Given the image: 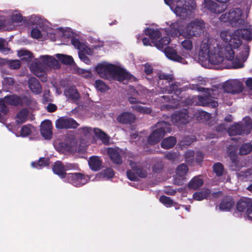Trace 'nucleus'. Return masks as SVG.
<instances>
[{
  "instance_id": "obj_11",
  "label": "nucleus",
  "mask_w": 252,
  "mask_h": 252,
  "mask_svg": "<svg viewBox=\"0 0 252 252\" xmlns=\"http://www.w3.org/2000/svg\"><path fill=\"white\" fill-rule=\"evenodd\" d=\"M199 90L208 94V96H198V101L197 103L199 105L202 106H211L212 108H216L218 106V102L210 98L211 95L210 91H213V90L200 88Z\"/></svg>"
},
{
  "instance_id": "obj_18",
  "label": "nucleus",
  "mask_w": 252,
  "mask_h": 252,
  "mask_svg": "<svg viewBox=\"0 0 252 252\" xmlns=\"http://www.w3.org/2000/svg\"><path fill=\"white\" fill-rule=\"evenodd\" d=\"M218 50V49L214 47L213 52L208 59L212 64H219L226 61L225 51Z\"/></svg>"
},
{
  "instance_id": "obj_51",
  "label": "nucleus",
  "mask_w": 252,
  "mask_h": 252,
  "mask_svg": "<svg viewBox=\"0 0 252 252\" xmlns=\"http://www.w3.org/2000/svg\"><path fill=\"white\" fill-rule=\"evenodd\" d=\"M194 152L193 151H187L185 154V159L186 162L189 165H192L194 161Z\"/></svg>"
},
{
  "instance_id": "obj_38",
  "label": "nucleus",
  "mask_w": 252,
  "mask_h": 252,
  "mask_svg": "<svg viewBox=\"0 0 252 252\" xmlns=\"http://www.w3.org/2000/svg\"><path fill=\"white\" fill-rule=\"evenodd\" d=\"M29 111L28 108H24L17 113V124H22L28 120Z\"/></svg>"
},
{
  "instance_id": "obj_42",
  "label": "nucleus",
  "mask_w": 252,
  "mask_h": 252,
  "mask_svg": "<svg viewBox=\"0 0 252 252\" xmlns=\"http://www.w3.org/2000/svg\"><path fill=\"white\" fill-rule=\"evenodd\" d=\"M56 57L62 63L65 64L71 65L74 63V60L71 56L57 54Z\"/></svg>"
},
{
  "instance_id": "obj_21",
  "label": "nucleus",
  "mask_w": 252,
  "mask_h": 252,
  "mask_svg": "<svg viewBox=\"0 0 252 252\" xmlns=\"http://www.w3.org/2000/svg\"><path fill=\"white\" fill-rule=\"evenodd\" d=\"M252 206V199L246 197H241L236 205V209L238 211L246 213V214Z\"/></svg>"
},
{
  "instance_id": "obj_47",
  "label": "nucleus",
  "mask_w": 252,
  "mask_h": 252,
  "mask_svg": "<svg viewBox=\"0 0 252 252\" xmlns=\"http://www.w3.org/2000/svg\"><path fill=\"white\" fill-rule=\"evenodd\" d=\"M210 193V192L209 190L196 192L193 193V198L196 200L201 201L207 198L209 196Z\"/></svg>"
},
{
  "instance_id": "obj_48",
  "label": "nucleus",
  "mask_w": 252,
  "mask_h": 252,
  "mask_svg": "<svg viewBox=\"0 0 252 252\" xmlns=\"http://www.w3.org/2000/svg\"><path fill=\"white\" fill-rule=\"evenodd\" d=\"M132 108L138 112L145 114H149L152 112V108L148 107L142 106L138 104L132 106Z\"/></svg>"
},
{
  "instance_id": "obj_12",
  "label": "nucleus",
  "mask_w": 252,
  "mask_h": 252,
  "mask_svg": "<svg viewBox=\"0 0 252 252\" xmlns=\"http://www.w3.org/2000/svg\"><path fill=\"white\" fill-rule=\"evenodd\" d=\"M66 178L69 183L76 187L82 186L88 182L86 176L81 173H68Z\"/></svg>"
},
{
  "instance_id": "obj_54",
  "label": "nucleus",
  "mask_w": 252,
  "mask_h": 252,
  "mask_svg": "<svg viewBox=\"0 0 252 252\" xmlns=\"http://www.w3.org/2000/svg\"><path fill=\"white\" fill-rule=\"evenodd\" d=\"M173 201L170 197L164 195H161L159 197V201L166 207H171Z\"/></svg>"
},
{
  "instance_id": "obj_27",
  "label": "nucleus",
  "mask_w": 252,
  "mask_h": 252,
  "mask_svg": "<svg viewBox=\"0 0 252 252\" xmlns=\"http://www.w3.org/2000/svg\"><path fill=\"white\" fill-rule=\"evenodd\" d=\"M162 51H163L166 57L170 60L179 63H183L185 61L184 59L179 56L177 52L171 47L167 46Z\"/></svg>"
},
{
  "instance_id": "obj_1",
  "label": "nucleus",
  "mask_w": 252,
  "mask_h": 252,
  "mask_svg": "<svg viewBox=\"0 0 252 252\" xmlns=\"http://www.w3.org/2000/svg\"><path fill=\"white\" fill-rule=\"evenodd\" d=\"M221 39L228 44L225 46V57L227 60H231L234 58V52L233 48H238L242 44V40L234 36V32L231 33L228 31H223L220 33Z\"/></svg>"
},
{
  "instance_id": "obj_62",
  "label": "nucleus",
  "mask_w": 252,
  "mask_h": 252,
  "mask_svg": "<svg viewBox=\"0 0 252 252\" xmlns=\"http://www.w3.org/2000/svg\"><path fill=\"white\" fill-rule=\"evenodd\" d=\"M49 67H52L55 69H58L60 67L61 65L58 61L54 57H52L51 60L50 61Z\"/></svg>"
},
{
  "instance_id": "obj_46",
  "label": "nucleus",
  "mask_w": 252,
  "mask_h": 252,
  "mask_svg": "<svg viewBox=\"0 0 252 252\" xmlns=\"http://www.w3.org/2000/svg\"><path fill=\"white\" fill-rule=\"evenodd\" d=\"M252 151V144L250 143L243 144L239 149L240 155H247Z\"/></svg>"
},
{
  "instance_id": "obj_6",
  "label": "nucleus",
  "mask_w": 252,
  "mask_h": 252,
  "mask_svg": "<svg viewBox=\"0 0 252 252\" xmlns=\"http://www.w3.org/2000/svg\"><path fill=\"white\" fill-rule=\"evenodd\" d=\"M252 129V121L249 117H246L241 123L234 124L228 129L230 135L248 134Z\"/></svg>"
},
{
  "instance_id": "obj_28",
  "label": "nucleus",
  "mask_w": 252,
  "mask_h": 252,
  "mask_svg": "<svg viewBox=\"0 0 252 252\" xmlns=\"http://www.w3.org/2000/svg\"><path fill=\"white\" fill-rule=\"evenodd\" d=\"M28 85L30 90L35 94H39L42 93L41 85L35 77L29 78L28 80Z\"/></svg>"
},
{
  "instance_id": "obj_64",
  "label": "nucleus",
  "mask_w": 252,
  "mask_h": 252,
  "mask_svg": "<svg viewBox=\"0 0 252 252\" xmlns=\"http://www.w3.org/2000/svg\"><path fill=\"white\" fill-rule=\"evenodd\" d=\"M64 166L65 172L69 170H78L79 168L78 164L76 163H66Z\"/></svg>"
},
{
  "instance_id": "obj_44",
  "label": "nucleus",
  "mask_w": 252,
  "mask_h": 252,
  "mask_svg": "<svg viewBox=\"0 0 252 252\" xmlns=\"http://www.w3.org/2000/svg\"><path fill=\"white\" fill-rule=\"evenodd\" d=\"M15 17L12 16L4 20L3 23V28L5 30L11 31L15 29Z\"/></svg>"
},
{
  "instance_id": "obj_52",
  "label": "nucleus",
  "mask_w": 252,
  "mask_h": 252,
  "mask_svg": "<svg viewBox=\"0 0 252 252\" xmlns=\"http://www.w3.org/2000/svg\"><path fill=\"white\" fill-rule=\"evenodd\" d=\"M71 44L75 48L78 49L79 51L83 50H86V48H88V47L82 43L78 39L74 37L71 39Z\"/></svg>"
},
{
  "instance_id": "obj_30",
  "label": "nucleus",
  "mask_w": 252,
  "mask_h": 252,
  "mask_svg": "<svg viewBox=\"0 0 252 252\" xmlns=\"http://www.w3.org/2000/svg\"><path fill=\"white\" fill-rule=\"evenodd\" d=\"M132 76V75L127 72L124 69L116 66V69H115L112 78L120 82H123L126 79H130Z\"/></svg>"
},
{
  "instance_id": "obj_63",
  "label": "nucleus",
  "mask_w": 252,
  "mask_h": 252,
  "mask_svg": "<svg viewBox=\"0 0 252 252\" xmlns=\"http://www.w3.org/2000/svg\"><path fill=\"white\" fill-rule=\"evenodd\" d=\"M32 36L35 39H39L42 36L41 32L37 28H34L31 31Z\"/></svg>"
},
{
  "instance_id": "obj_31",
  "label": "nucleus",
  "mask_w": 252,
  "mask_h": 252,
  "mask_svg": "<svg viewBox=\"0 0 252 252\" xmlns=\"http://www.w3.org/2000/svg\"><path fill=\"white\" fill-rule=\"evenodd\" d=\"M65 96L74 102L78 101L80 98V94L74 86L66 88L64 91Z\"/></svg>"
},
{
  "instance_id": "obj_29",
  "label": "nucleus",
  "mask_w": 252,
  "mask_h": 252,
  "mask_svg": "<svg viewBox=\"0 0 252 252\" xmlns=\"http://www.w3.org/2000/svg\"><path fill=\"white\" fill-rule=\"evenodd\" d=\"M235 201L230 196H225L221 200L219 209L221 211H229L234 206Z\"/></svg>"
},
{
  "instance_id": "obj_49",
  "label": "nucleus",
  "mask_w": 252,
  "mask_h": 252,
  "mask_svg": "<svg viewBox=\"0 0 252 252\" xmlns=\"http://www.w3.org/2000/svg\"><path fill=\"white\" fill-rule=\"evenodd\" d=\"M32 126L30 124L23 126L20 130V134L19 136L25 137L30 135L32 132ZM17 136H19V135L17 134Z\"/></svg>"
},
{
  "instance_id": "obj_20",
  "label": "nucleus",
  "mask_w": 252,
  "mask_h": 252,
  "mask_svg": "<svg viewBox=\"0 0 252 252\" xmlns=\"http://www.w3.org/2000/svg\"><path fill=\"white\" fill-rule=\"evenodd\" d=\"M52 124L50 120L43 121L40 126V133L45 139L50 140L52 138Z\"/></svg>"
},
{
  "instance_id": "obj_50",
  "label": "nucleus",
  "mask_w": 252,
  "mask_h": 252,
  "mask_svg": "<svg viewBox=\"0 0 252 252\" xmlns=\"http://www.w3.org/2000/svg\"><path fill=\"white\" fill-rule=\"evenodd\" d=\"M213 171L218 177L222 175L223 172V166L220 162H217L214 164L213 166Z\"/></svg>"
},
{
  "instance_id": "obj_45",
  "label": "nucleus",
  "mask_w": 252,
  "mask_h": 252,
  "mask_svg": "<svg viewBox=\"0 0 252 252\" xmlns=\"http://www.w3.org/2000/svg\"><path fill=\"white\" fill-rule=\"evenodd\" d=\"M94 132L104 143L109 142V139L108 135L101 129L95 128L94 129Z\"/></svg>"
},
{
  "instance_id": "obj_25",
  "label": "nucleus",
  "mask_w": 252,
  "mask_h": 252,
  "mask_svg": "<svg viewBox=\"0 0 252 252\" xmlns=\"http://www.w3.org/2000/svg\"><path fill=\"white\" fill-rule=\"evenodd\" d=\"M244 50L245 51V55L242 56L241 59L242 62H241L240 60L238 58L237 56H236L235 58H234L231 60H227L226 59V62L227 61H231L232 62V67L233 68H242L244 66V62L245 61L247 58V57L249 55L250 47L249 45H245L244 46ZM225 58H226L225 57Z\"/></svg>"
},
{
  "instance_id": "obj_53",
  "label": "nucleus",
  "mask_w": 252,
  "mask_h": 252,
  "mask_svg": "<svg viewBox=\"0 0 252 252\" xmlns=\"http://www.w3.org/2000/svg\"><path fill=\"white\" fill-rule=\"evenodd\" d=\"M95 86L96 89L101 92H104L108 90V86L101 80H96L95 82Z\"/></svg>"
},
{
  "instance_id": "obj_8",
  "label": "nucleus",
  "mask_w": 252,
  "mask_h": 252,
  "mask_svg": "<svg viewBox=\"0 0 252 252\" xmlns=\"http://www.w3.org/2000/svg\"><path fill=\"white\" fill-rule=\"evenodd\" d=\"M196 7L195 0H179L175 8V13L180 16L188 13V11L195 9Z\"/></svg>"
},
{
  "instance_id": "obj_15",
  "label": "nucleus",
  "mask_w": 252,
  "mask_h": 252,
  "mask_svg": "<svg viewBox=\"0 0 252 252\" xmlns=\"http://www.w3.org/2000/svg\"><path fill=\"white\" fill-rule=\"evenodd\" d=\"M189 114L187 109L176 111L171 115L172 122L176 125H185L188 123Z\"/></svg>"
},
{
  "instance_id": "obj_39",
  "label": "nucleus",
  "mask_w": 252,
  "mask_h": 252,
  "mask_svg": "<svg viewBox=\"0 0 252 252\" xmlns=\"http://www.w3.org/2000/svg\"><path fill=\"white\" fill-rule=\"evenodd\" d=\"M32 103V97L30 95L23 94L19 96L17 95V106H29Z\"/></svg>"
},
{
  "instance_id": "obj_32",
  "label": "nucleus",
  "mask_w": 252,
  "mask_h": 252,
  "mask_svg": "<svg viewBox=\"0 0 252 252\" xmlns=\"http://www.w3.org/2000/svg\"><path fill=\"white\" fill-rule=\"evenodd\" d=\"M52 170L53 172L58 175L61 178H66L67 174L65 172L64 166L61 161H56L53 167Z\"/></svg>"
},
{
  "instance_id": "obj_36",
  "label": "nucleus",
  "mask_w": 252,
  "mask_h": 252,
  "mask_svg": "<svg viewBox=\"0 0 252 252\" xmlns=\"http://www.w3.org/2000/svg\"><path fill=\"white\" fill-rule=\"evenodd\" d=\"M17 56L22 62L26 63L30 62L33 58L32 53L25 49H21L18 51Z\"/></svg>"
},
{
  "instance_id": "obj_35",
  "label": "nucleus",
  "mask_w": 252,
  "mask_h": 252,
  "mask_svg": "<svg viewBox=\"0 0 252 252\" xmlns=\"http://www.w3.org/2000/svg\"><path fill=\"white\" fill-rule=\"evenodd\" d=\"M228 156L230 158L231 162L230 167L233 171H239L241 165L238 160V157L235 152L231 151L229 153Z\"/></svg>"
},
{
  "instance_id": "obj_4",
  "label": "nucleus",
  "mask_w": 252,
  "mask_h": 252,
  "mask_svg": "<svg viewBox=\"0 0 252 252\" xmlns=\"http://www.w3.org/2000/svg\"><path fill=\"white\" fill-rule=\"evenodd\" d=\"M146 35L150 37L152 43L158 50H162L164 47L167 46L170 42L171 39L169 36H164L160 38L161 32L157 30L147 28L144 30Z\"/></svg>"
},
{
  "instance_id": "obj_13",
  "label": "nucleus",
  "mask_w": 252,
  "mask_h": 252,
  "mask_svg": "<svg viewBox=\"0 0 252 252\" xmlns=\"http://www.w3.org/2000/svg\"><path fill=\"white\" fill-rule=\"evenodd\" d=\"M55 124L58 129L76 128L79 125L73 119L64 117L58 119Z\"/></svg>"
},
{
  "instance_id": "obj_3",
  "label": "nucleus",
  "mask_w": 252,
  "mask_h": 252,
  "mask_svg": "<svg viewBox=\"0 0 252 252\" xmlns=\"http://www.w3.org/2000/svg\"><path fill=\"white\" fill-rule=\"evenodd\" d=\"M204 28L205 23L203 21L195 19L187 25L182 30L181 35L186 38L198 37L203 32Z\"/></svg>"
},
{
  "instance_id": "obj_56",
  "label": "nucleus",
  "mask_w": 252,
  "mask_h": 252,
  "mask_svg": "<svg viewBox=\"0 0 252 252\" xmlns=\"http://www.w3.org/2000/svg\"><path fill=\"white\" fill-rule=\"evenodd\" d=\"M10 51V49L7 46V42L3 39H0V52L3 54H7Z\"/></svg>"
},
{
  "instance_id": "obj_60",
  "label": "nucleus",
  "mask_w": 252,
  "mask_h": 252,
  "mask_svg": "<svg viewBox=\"0 0 252 252\" xmlns=\"http://www.w3.org/2000/svg\"><path fill=\"white\" fill-rule=\"evenodd\" d=\"M102 174L104 177L112 178L114 176L115 173L111 168H107L102 171Z\"/></svg>"
},
{
  "instance_id": "obj_41",
  "label": "nucleus",
  "mask_w": 252,
  "mask_h": 252,
  "mask_svg": "<svg viewBox=\"0 0 252 252\" xmlns=\"http://www.w3.org/2000/svg\"><path fill=\"white\" fill-rule=\"evenodd\" d=\"M49 165V159L46 158H40L38 161L32 162L31 165L33 168H42Z\"/></svg>"
},
{
  "instance_id": "obj_7",
  "label": "nucleus",
  "mask_w": 252,
  "mask_h": 252,
  "mask_svg": "<svg viewBox=\"0 0 252 252\" xmlns=\"http://www.w3.org/2000/svg\"><path fill=\"white\" fill-rule=\"evenodd\" d=\"M129 165L131 170H127L126 175L127 178L130 181H137L139 180L138 177L145 178L147 177L148 173L146 169L139 162L130 160Z\"/></svg>"
},
{
  "instance_id": "obj_24",
  "label": "nucleus",
  "mask_w": 252,
  "mask_h": 252,
  "mask_svg": "<svg viewBox=\"0 0 252 252\" xmlns=\"http://www.w3.org/2000/svg\"><path fill=\"white\" fill-rule=\"evenodd\" d=\"M15 105L16 98L14 96H5L4 99H0V122L3 119V115L5 114L8 109L5 103Z\"/></svg>"
},
{
  "instance_id": "obj_61",
  "label": "nucleus",
  "mask_w": 252,
  "mask_h": 252,
  "mask_svg": "<svg viewBox=\"0 0 252 252\" xmlns=\"http://www.w3.org/2000/svg\"><path fill=\"white\" fill-rule=\"evenodd\" d=\"M158 78L160 80H165L167 83L172 81L173 79L172 75H168L165 73L160 74L158 76Z\"/></svg>"
},
{
  "instance_id": "obj_37",
  "label": "nucleus",
  "mask_w": 252,
  "mask_h": 252,
  "mask_svg": "<svg viewBox=\"0 0 252 252\" xmlns=\"http://www.w3.org/2000/svg\"><path fill=\"white\" fill-rule=\"evenodd\" d=\"M177 141L174 136H169L163 139L160 145L161 148L164 149H169L173 148L176 144Z\"/></svg>"
},
{
  "instance_id": "obj_59",
  "label": "nucleus",
  "mask_w": 252,
  "mask_h": 252,
  "mask_svg": "<svg viewBox=\"0 0 252 252\" xmlns=\"http://www.w3.org/2000/svg\"><path fill=\"white\" fill-rule=\"evenodd\" d=\"M240 176L246 180H249L252 178V168L248 169L245 171H241L239 173Z\"/></svg>"
},
{
  "instance_id": "obj_14",
  "label": "nucleus",
  "mask_w": 252,
  "mask_h": 252,
  "mask_svg": "<svg viewBox=\"0 0 252 252\" xmlns=\"http://www.w3.org/2000/svg\"><path fill=\"white\" fill-rule=\"evenodd\" d=\"M163 92L168 94H174L177 98H176L177 101L182 100L183 95L182 94L183 90L179 87V84L175 82L168 83V85L163 88Z\"/></svg>"
},
{
  "instance_id": "obj_58",
  "label": "nucleus",
  "mask_w": 252,
  "mask_h": 252,
  "mask_svg": "<svg viewBox=\"0 0 252 252\" xmlns=\"http://www.w3.org/2000/svg\"><path fill=\"white\" fill-rule=\"evenodd\" d=\"M178 157L177 153L174 151L167 152L164 155V158L170 161H174Z\"/></svg>"
},
{
  "instance_id": "obj_17",
  "label": "nucleus",
  "mask_w": 252,
  "mask_h": 252,
  "mask_svg": "<svg viewBox=\"0 0 252 252\" xmlns=\"http://www.w3.org/2000/svg\"><path fill=\"white\" fill-rule=\"evenodd\" d=\"M31 71L37 77L40 78H44L42 81L46 80V67L40 61H36L31 63L30 66Z\"/></svg>"
},
{
  "instance_id": "obj_19",
  "label": "nucleus",
  "mask_w": 252,
  "mask_h": 252,
  "mask_svg": "<svg viewBox=\"0 0 252 252\" xmlns=\"http://www.w3.org/2000/svg\"><path fill=\"white\" fill-rule=\"evenodd\" d=\"M247 23L242 26L239 27L240 29L234 31V36L241 40V38L243 39L250 41L252 39V32L251 28H248Z\"/></svg>"
},
{
  "instance_id": "obj_22",
  "label": "nucleus",
  "mask_w": 252,
  "mask_h": 252,
  "mask_svg": "<svg viewBox=\"0 0 252 252\" xmlns=\"http://www.w3.org/2000/svg\"><path fill=\"white\" fill-rule=\"evenodd\" d=\"M136 120V116L130 112H124L117 117V121L124 125H131L134 124Z\"/></svg>"
},
{
  "instance_id": "obj_34",
  "label": "nucleus",
  "mask_w": 252,
  "mask_h": 252,
  "mask_svg": "<svg viewBox=\"0 0 252 252\" xmlns=\"http://www.w3.org/2000/svg\"><path fill=\"white\" fill-rule=\"evenodd\" d=\"M89 165L91 169L94 171H97L101 169L102 161L97 156H92L88 161Z\"/></svg>"
},
{
  "instance_id": "obj_33",
  "label": "nucleus",
  "mask_w": 252,
  "mask_h": 252,
  "mask_svg": "<svg viewBox=\"0 0 252 252\" xmlns=\"http://www.w3.org/2000/svg\"><path fill=\"white\" fill-rule=\"evenodd\" d=\"M73 144V140L67 139L64 141L59 142L57 146V149L62 153L71 152L72 150Z\"/></svg>"
},
{
  "instance_id": "obj_40",
  "label": "nucleus",
  "mask_w": 252,
  "mask_h": 252,
  "mask_svg": "<svg viewBox=\"0 0 252 252\" xmlns=\"http://www.w3.org/2000/svg\"><path fill=\"white\" fill-rule=\"evenodd\" d=\"M203 184V180L198 176L193 178L189 183V189H196L201 187Z\"/></svg>"
},
{
  "instance_id": "obj_26",
  "label": "nucleus",
  "mask_w": 252,
  "mask_h": 252,
  "mask_svg": "<svg viewBox=\"0 0 252 252\" xmlns=\"http://www.w3.org/2000/svg\"><path fill=\"white\" fill-rule=\"evenodd\" d=\"M211 45L209 43V41H203L200 45V49L199 52V58H202L203 60H207L211 54L213 52Z\"/></svg>"
},
{
  "instance_id": "obj_23",
  "label": "nucleus",
  "mask_w": 252,
  "mask_h": 252,
  "mask_svg": "<svg viewBox=\"0 0 252 252\" xmlns=\"http://www.w3.org/2000/svg\"><path fill=\"white\" fill-rule=\"evenodd\" d=\"M107 153L110 160L114 164L116 165L122 164L123 159L120 150L119 148H109L107 150Z\"/></svg>"
},
{
  "instance_id": "obj_57",
  "label": "nucleus",
  "mask_w": 252,
  "mask_h": 252,
  "mask_svg": "<svg viewBox=\"0 0 252 252\" xmlns=\"http://www.w3.org/2000/svg\"><path fill=\"white\" fill-rule=\"evenodd\" d=\"M191 38H187L181 42L182 47L187 51H191L193 48V43Z\"/></svg>"
},
{
  "instance_id": "obj_9",
  "label": "nucleus",
  "mask_w": 252,
  "mask_h": 252,
  "mask_svg": "<svg viewBox=\"0 0 252 252\" xmlns=\"http://www.w3.org/2000/svg\"><path fill=\"white\" fill-rule=\"evenodd\" d=\"M223 88L224 92L232 94H239L244 90V86L242 82L237 79L230 80L226 81Z\"/></svg>"
},
{
  "instance_id": "obj_5",
  "label": "nucleus",
  "mask_w": 252,
  "mask_h": 252,
  "mask_svg": "<svg viewBox=\"0 0 252 252\" xmlns=\"http://www.w3.org/2000/svg\"><path fill=\"white\" fill-rule=\"evenodd\" d=\"M243 14L242 10L239 8H233L220 17V20L222 22H228L232 27H240L243 26L246 22L241 18Z\"/></svg>"
},
{
  "instance_id": "obj_55",
  "label": "nucleus",
  "mask_w": 252,
  "mask_h": 252,
  "mask_svg": "<svg viewBox=\"0 0 252 252\" xmlns=\"http://www.w3.org/2000/svg\"><path fill=\"white\" fill-rule=\"evenodd\" d=\"M188 171V167L185 164H181L178 166L176 169V173L179 176H184Z\"/></svg>"
},
{
  "instance_id": "obj_43",
  "label": "nucleus",
  "mask_w": 252,
  "mask_h": 252,
  "mask_svg": "<svg viewBox=\"0 0 252 252\" xmlns=\"http://www.w3.org/2000/svg\"><path fill=\"white\" fill-rule=\"evenodd\" d=\"M92 52V50L89 48H86V50H80L78 51V56L80 59L84 62L85 63L87 64H90L91 63V60L86 55V54L91 55Z\"/></svg>"
},
{
  "instance_id": "obj_16",
  "label": "nucleus",
  "mask_w": 252,
  "mask_h": 252,
  "mask_svg": "<svg viewBox=\"0 0 252 252\" xmlns=\"http://www.w3.org/2000/svg\"><path fill=\"white\" fill-rule=\"evenodd\" d=\"M204 8L215 14L222 13L227 7L226 4H218L212 0H204Z\"/></svg>"
},
{
  "instance_id": "obj_2",
  "label": "nucleus",
  "mask_w": 252,
  "mask_h": 252,
  "mask_svg": "<svg viewBox=\"0 0 252 252\" xmlns=\"http://www.w3.org/2000/svg\"><path fill=\"white\" fill-rule=\"evenodd\" d=\"M156 129L149 136L147 141L149 145H155L158 143L163 137L165 133L170 132L171 126L169 123L159 121L155 126Z\"/></svg>"
},
{
  "instance_id": "obj_10",
  "label": "nucleus",
  "mask_w": 252,
  "mask_h": 252,
  "mask_svg": "<svg viewBox=\"0 0 252 252\" xmlns=\"http://www.w3.org/2000/svg\"><path fill=\"white\" fill-rule=\"evenodd\" d=\"M116 65L113 64H98L95 67V70L99 76L105 79L113 77Z\"/></svg>"
}]
</instances>
